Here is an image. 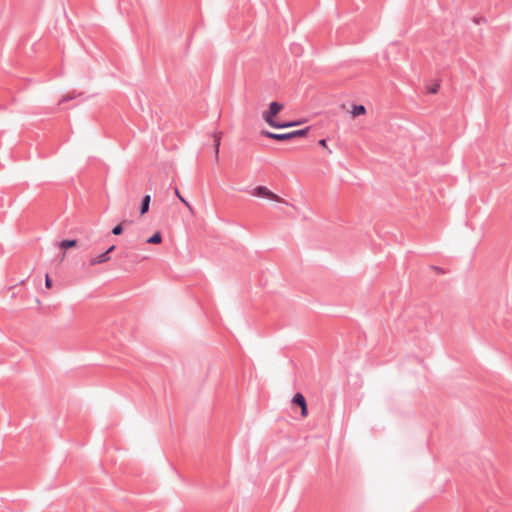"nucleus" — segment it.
Segmentation results:
<instances>
[{"mask_svg": "<svg viewBox=\"0 0 512 512\" xmlns=\"http://www.w3.org/2000/svg\"><path fill=\"white\" fill-rule=\"evenodd\" d=\"M77 245V241L75 239L72 240H63L59 243V247L63 250L73 248Z\"/></svg>", "mask_w": 512, "mask_h": 512, "instance_id": "6e6552de", "label": "nucleus"}, {"mask_svg": "<svg viewBox=\"0 0 512 512\" xmlns=\"http://www.w3.org/2000/svg\"><path fill=\"white\" fill-rule=\"evenodd\" d=\"M282 109L283 105L281 103L271 102L269 105V109L262 113V117L265 120V122L273 128H285L297 125L298 123L296 122L280 124L275 121V117L282 111Z\"/></svg>", "mask_w": 512, "mask_h": 512, "instance_id": "f257e3e1", "label": "nucleus"}, {"mask_svg": "<svg viewBox=\"0 0 512 512\" xmlns=\"http://www.w3.org/2000/svg\"><path fill=\"white\" fill-rule=\"evenodd\" d=\"M115 245H111L105 252L91 256L89 259L90 266H97L110 261V253L114 251Z\"/></svg>", "mask_w": 512, "mask_h": 512, "instance_id": "7ed1b4c3", "label": "nucleus"}, {"mask_svg": "<svg viewBox=\"0 0 512 512\" xmlns=\"http://www.w3.org/2000/svg\"><path fill=\"white\" fill-rule=\"evenodd\" d=\"M45 286L48 289H50L52 287V281H51L49 275H46V277H45Z\"/></svg>", "mask_w": 512, "mask_h": 512, "instance_id": "2eb2a0df", "label": "nucleus"}, {"mask_svg": "<svg viewBox=\"0 0 512 512\" xmlns=\"http://www.w3.org/2000/svg\"><path fill=\"white\" fill-rule=\"evenodd\" d=\"M308 129L290 132L291 138L306 135Z\"/></svg>", "mask_w": 512, "mask_h": 512, "instance_id": "9b49d317", "label": "nucleus"}, {"mask_svg": "<svg viewBox=\"0 0 512 512\" xmlns=\"http://www.w3.org/2000/svg\"><path fill=\"white\" fill-rule=\"evenodd\" d=\"M440 88V85L438 83L434 84L433 86L428 88V92L431 94H436Z\"/></svg>", "mask_w": 512, "mask_h": 512, "instance_id": "f8f14e48", "label": "nucleus"}, {"mask_svg": "<svg viewBox=\"0 0 512 512\" xmlns=\"http://www.w3.org/2000/svg\"><path fill=\"white\" fill-rule=\"evenodd\" d=\"M175 194L186 206H189L188 202L181 196L178 189H175Z\"/></svg>", "mask_w": 512, "mask_h": 512, "instance_id": "4468645a", "label": "nucleus"}, {"mask_svg": "<svg viewBox=\"0 0 512 512\" xmlns=\"http://www.w3.org/2000/svg\"><path fill=\"white\" fill-rule=\"evenodd\" d=\"M123 229H122V226H115L114 229L112 230V233L114 235H120L122 233Z\"/></svg>", "mask_w": 512, "mask_h": 512, "instance_id": "ddd939ff", "label": "nucleus"}, {"mask_svg": "<svg viewBox=\"0 0 512 512\" xmlns=\"http://www.w3.org/2000/svg\"><path fill=\"white\" fill-rule=\"evenodd\" d=\"M292 403L298 405V407L301 408V415L303 417H307V415H308L307 404H306V400H305L304 396L301 393H297L294 395V397L292 399Z\"/></svg>", "mask_w": 512, "mask_h": 512, "instance_id": "20e7f679", "label": "nucleus"}, {"mask_svg": "<svg viewBox=\"0 0 512 512\" xmlns=\"http://www.w3.org/2000/svg\"><path fill=\"white\" fill-rule=\"evenodd\" d=\"M162 237L160 232H156L153 236L147 239L148 244H159L161 243Z\"/></svg>", "mask_w": 512, "mask_h": 512, "instance_id": "1a4fd4ad", "label": "nucleus"}, {"mask_svg": "<svg viewBox=\"0 0 512 512\" xmlns=\"http://www.w3.org/2000/svg\"><path fill=\"white\" fill-rule=\"evenodd\" d=\"M319 145H321L322 147H327L326 140L325 139H321L319 141Z\"/></svg>", "mask_w": 512, "mask_h": 512, "instance_id": "dca6fc26", "label": "nucleus"}, {"mask_svg": "<svg viewBox=\"0 0 512 512\" xmlns=\"http://www.w3.org/2000/svg\"><path fill=\"white\" fill-rule=\"evenodd\" d=\"M151 197L150 195H146L142 199L141 207H140V214L143 215L148 212L149 205H150Z\"/></svg>", "mask_w": 512, "mask_h": 512, "instance_id": "0eeeda50", "label": "nucleus"}, {"mask_svg": "<svg viewBox=\"0 0 512 512\" xmlns=\"http://www.w3.org/2000/svg\"><path fill=\"white\" fill-rule=\"evenodd\" d=\"M264 134L266 137L274 139V140H278V141L291 139L290 133L276 134V133H272V132H265Z\"/></svg>", "mask_w": 512, "mask_h": 512, "instance_id": "423d86ee", "label": "nucleus"}, {"mask_svg": "<svg viewBox=\"0 0 512 512\" xmlns=\"http://www.w3.org/2000/svg\"><path fill=\"white\" fill-rule=\"evenodd\" d=\"M349 113L353 119L363 116L367 113L365 106L363 105H352L351 109L349 110Z\"/></svg>", "mask_w": 512, "mask_h": 512, "instance_id": "39448f33", "label": "nucleus"}, {"mask_svg": "<svg viewBox=\"0 0 512 512\" xmlns=\"http://www.w3.org/2000/svg\"><path fill=\"white\" fill-rule=\"evenodd\" d=\"M214 138H215V144H214L215 159H216V161H218L221 137H220V135L215 134Z\"/></svg>", "mask_w": 512, "mask_h": 512, "instance_id": "9d476101", "label": "nucleus"}, {"mask_svg": "<svg viewBox=\"0 0 512 512\" xmlns=\"http://www.w3.org/2000/svg\"><path fill=\"white\" fill-rule=\"evenodd\" d=\"M252 197L264 199L269 202L279 203V204H287L286 200L280 195L274 193L267 186L259 185L254 187L250 192Z\"/></svg>", "mask_w": 512, "mask_h": 512, "instance_id": "f03ea898", "label": "nucleus"}]
</instances>
